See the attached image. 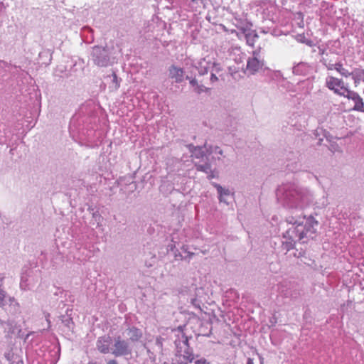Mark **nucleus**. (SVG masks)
<instances>
[{"mask_svg":"<svg viewBox=\"0 0 364 364\" xmlns=\"http://www.w3.org/2000/svg\"><path fill=\"white\" fill-rule=\"evenodd\" d=\"M192 154L197 159L203 158L205 155L203 146H200V150H196Z\"/></svg>","mask_w":364,"mask_h":364,"instance_id":"obj_29","label":"nucleus"},{"mask_svg":"<svg viewBox=\"0 0 364 364\" xmlns=\"http://www.w3.org/2000/svg\"><path fill=\"white\" fill-rule=\"evenodd\" d=\"M207 151H208L210 153H212L213 151H214L221 156L223 154V150L221 149H220V147H218V146H215L214 150L207 149Z\"/></svg>","mask_w":364,"mask_h":364,"instance_id":"obj_39","label":"nucleus"},{"mask_svg":"<svg viewBox=\"0 0 364 364\" xmlns=\"http://www.w3.org/2000/svg\"><path fill=\"white\" fill-rule=\"evenodd\" d=\"M189 150V151L193 154V152H195L196 150H200V146H194L193 144H188L186 146Z\"/></svg>","mask_w":364,"mask_h":364,"instance_id":"obj_36","label":"nucleus"},{"mask_svg":"<svg viewBox=\"0 0 364 364\" xmlns=\"http://www.w3.org/2000/svg\"><path fill=\"white\" fill-rule=\"evenodd\" d=\"M178 331L181 334L178 335L177 338L174 341L176 348V353L177 355H183V359L193 362L195 358H198L199 355H194L193 349L189 346V338L183 332V326H178Z\"/></svg>","mask_w":364,"mask_h":364,"instance_id":"obj_3","label":"nucleus"},{"mask_svg":"<svg viewBox=\"0 0 364 364\" xmlns=\"http://www.w3.org/2000/svg\"><path fill=\"white\" fill-rule=\"evenodd\" d=\"M34 332H29L27 334H25L23 331H22L21 328H20L18 332L16 333V335L18 336V338H23L24 341H26L30 335L33 334Z\"/></svg>","mask_w":364,"mask_h":364,"instance_id":"obj_30","label":"nucleus"},{"mask_svg":"<svg viewBox=\"0 0 364 364\" xmlns=\"http://www.w3.org/2000/svg\"><path fill=\"white\" fill-rule=\"evenodd\" d=\"M39 59L42 64L49 65L52 59V53L50 50H44L39 53Z\"/></svg>","mask_w":364,"mask_h":364,"instance_id":"obj_22","label":"nucleus"},{"mask_svg":"<svg viewBox=\"0 0 364 364\" xmlns=\"http://www.w3.org/2000/svg\"><path fill=\"white\" fill-rule=\"evenodd\" d=\"M257 55L258 53L255 51L253 52V56L252 58H249L247 60V70L250 75H255L260 69H262V67L264 66L263 60H259L257 57Z\"/></svg>","mask_w":364,"mask_h":364,"instance_id":"obj_9","label":"nucleus"},{"mask_svg":"<svg viewBox=\"0 0 364 364\" xmlns=\"http://www.w3.org/2000/svg\"><path fill=\"white\" fill-rule=\"evenodd\" d=\"M127 333L129 340L133 343L139 341L143 336L141 330L134 326H129L127 328Z\"/></svg>","mask_w":364,"mask_h":364,"instance_id":"obj_15","label":"nucleus"},{"mask_svg":"<svg viewBox=\"0 0 364 364\" xmlns=\"http://www.w3.org/2000/svg\"><path fill=\"white\" fill-rule=\"evenodd\" d=\"M176 250V245L172 240L171 242L167 245V250L173 252Z\"/></svg>","mask_w":364,"mask_h":364,"instance_id":"obj_40","label":"nucleus"},{"mask_svg":"<svg viewBox=\"0 0 364 364\" xmlns=\"http://www.w3.org/2000/svg\"><path fill=\"white\" fill-rule=\"evenodd\" d=\"M92 218L96 221L97 223V227L100 226V224L101 223V220L102 219L101 215L99 213L98 211L92 212Z\"/></svg>","mask_w":364,"mask_h":364,"instance_id":"obj_31","label":"nucleus"},{"mask_svg":"<svg viewBox=\"0 0 364 364\" xmlns=\"http://www.w3.org/2000/svg\"><path fill=\"white\" fill-rule=\"evenodd\" d=\"M132 352V349L128 341L122 339L119 336L114 338V348L111 352L112 354L115 357H120L131 355Z\"/></svg>","mask_w":364,"mask_h":364,"instance_id":"obj_5","label":"nucleus"},{"mask_svg":"<svg viewBox=\"0 0 364 364\" xmlns=\"http://www.w3.org/2000/svg\"><path fill=\"white\" fill-rule=\"evenodd\" d=\"M181 251L183 253H187V255H189V254H193V252H191L188 250V247L187 245H183L181 247Z\"/></svg>","mask_w":364,"mask_h":364,"instance_id":"obj_42","label":"nucleus"},{"mask_svg":"<svg viewBox=\"0 0 364 364\" xmlns=\"http://www.w3.org/2000/svg\"><path fill=\"white\" fill-rule=\"evenodd\" d=\"M206 19L211 23L217 25L218 23V19L214 13L212 11H209L206 16Z\"/></svg>","mask_w":364,"mask_h":364,"instance_id":"obj_28","label":"nucleus"},{"mask_svg":"<svg viewBox=\"0 0 364 364\" xmlns=\"http://www.w3.org/2000/svg\"><path fill=\"white\" fill-rule=\"evenodd\" d=\"M32 270L30 269H25L21 276L20 287L23 290L29 289L30 283L28 282V277L31 276Z\"/></svg>","mask_w":364,"mask_h":364,"instance_id":"obj_19","label":"nucleus"},{"mask_svg":"<svg viewBox=\"0 0 364 364\" xmlns=\"http://www.w3.org/2000/svg\"><path fill=\"white\" fill-rule=\"evenodd\" d=\"M6 321H2L1 319H0V323H1V326L6 325Z\"/></svg>","mask_w":364,"mask_h":364,"instance_id":"obj_53","label":"nucleus"},{"mask_svg":"<svg viewBox=\"0 0 364 364\" xmlns=\"http://www.w3.org/2000/svg\"><path fill=\"white\" fill-rule=\"evenodd\" d=\"M212 63L214 64V65L211 68L210 72H213L215 73H218L219 72H220L222 70V68H221L220 64L216 63L215 62H213V61H212Z\"/></svg>","mask_w":364,"mask_h":364,"instance_id":"obj_34","label":"nucleus"},{"mask_svg":"<svg viewBox=\"0 0 364 364\" xmlns=\"http://www.w3.org/2000/svg\"><path fill=\"white\" fill-rule=\"evenodd\" d=\"M6 9V6H4V3L0 2V13L4 11Z\"/></svg>","mask_w":364,"mask_h":364,"instance_id":"obj_48","label":"nucleus"},{"mask_svg":"<svg viewBox=\"0 0 364 364\" xmlns=\"http://www.w3.org/2000/svg\"><path fill=\"white\" fill-rule=\"evenodd\" d=\"M290 154L292 155V156H296V153L294 152H290Z\"/></svg>","mask_w":364,"mask_h":364,"instance_id":"obj_54","label":"nucleus"},{"mask_svg":"<svg viewBox=\"0 0 364 364\" xmlns=\"http://www.w3.org/2000/svg\"><path fill=\"white\" fill-rule=\"evenodd\" d=\"M112 87L116 90H117L119 86H120V81H121V79H119L116 73L115 72H112Z\"/></svg>","mask_w":364,"mask_h":364,"instance_id":"obj_27","label":"nucleus"},{"mask_svg":"<svg viewBox=\"0 0 364 364\" xmlns=\"http://www.w3.org/2000/svg\"><path fill=\"white\" fill-rule=\"evenodd\" d=\"M326 87L339 95H346L347 87H345L342 80L336 77L328 76L326 80Z\"/></svg>","mask_w":364,"mask_h":364,"instance_id":"obj_6","label":"nucleus"},{"mask_svg":"<svg viewBox=\"0 0 364 364\" xmlns=\"http://www.w3.org/2000/svg\"><path fill=\"white\" fill-rule=\"evenodd\" d=\"M164 341V338L161 336H158L156 339L155 344L156 346L160 349L162 350L163 348V341Z\"/></svg>","mask_w":364,"mask_h":364,"instance_id":"obj_35","label":"nucleus"},{"mask_svg":"<svg viewBox=\"0 0 364 364\" xmlns=\"http://www.w3.org/2000/svg\"><path fill=\"white\" fill-rule=\"evenodd\" d=\"M7 332L10 335H16L18 331L21 328L20 326L13 320H8L6 322Z\"/></svg>","mask_w":364,"mask_h":364,"instance_id":"obj_21","label":"nucleus"},{"mask_svg":"<svg viewBox=\"0 0 364 364\" xmlns=\"http://www.w3.org/2000/svg\"><path fill=\"white\" fill-rule=\"evenodd\" d=\"M286 221L292 225L283 233V237L287 240L282 242L281 247L286 253L294 248L296 240L306 243L309 239H313L318 225V222L312 215H291L287 217Z\"/></svg>","mask_w":364,"mask_h":364,"instance_id":"obj_1","label":"nucleus"},{"mask_svg":"<svg viewBox=\"0 0 364 364\" xmlns=\"http://www.w3.org/2000/svg\"><path fill=\"white\" fill-rule=\"evenodd\" d=\"M6 292L0 288V306L2 307L6 304L5 302Z\"/></svg>","mask_w":364,"mask_h":364,"instance_id":"obj_33","label":"nucleus"},{"mask_svg":"<svg viewBox=\"0 0 364 364\" xmlns=\"http://www.w3.org/2000/svg\"><path fill=\"white\" fill-rule=\"evenodd\" d=\"M195 167L198 171L209 173L212 166L209 161H205L203 164H195Z\"/></svg>","mask_w":364,"mask_h":364,"instance_id":"obj_24","label":"nucleus"},{"mask_svg":"<svg viewBox=\"0 0 364 364\" xmlns=\"http://www.w3.org/2000/svg\"><path fill=\"white\" fill-rule=\"evenodd\" d=\"M210 80L211 83H214L218 80V78L216 76V73L210 72Z\"/></svg>","mask_w":364,"mask_h":364,"instance_id":"obj_43","label":"nucleus"},{"mask_svg":"<svg viewBox=\"0 0 364 364\" xmlns=\"http://www.w3.org/2000/svg\"><path fill=\"white\" fill-rule=\"evenodd\" d=\"M329 7H333V5L331 4L330 3L325 1H323L321 2V9H323V10L328 9Z\"/></svg>","mask_w":364,"mask_h":364,"instance_id":"obj_38","label":"nucleus"},{"mask_svg":"<svg viewBox=\"0 0 364 364\" xmlns=\"http://www.w3.org/2000/svg\"><path fill=\"white\" fill-rule=\"evenodd\" d=\"M175 357V359L172 360L171 363H168L165 362L164 364H188V363H190L189 360H188L187 359H183V355H177L176 353Z\"/></svg>","mask_w":364,"mask_h":364,"instance_id":"obj_26","label":"nucleus"},{"mask_svg":"<svg viewBox=\"0 0 364 364\" xmlns=\"http://www.w3.org/2000/svg\"><path fill=\"white\" fill-rule=\"evenodd\" d=\"M186 79L189 80V84L191 87L193 89V92L198 95H200L202 92H208L210 91V88L206 87L202 83L203 80H198L196 76H189L186 75Z\"/></svg>","mask_w":364,"mask_h":364,"instance_id":"obj_12","label":"nucleus"},{"mask_svg":"<svg viewBox=\"0 0 364 364\" xmlns=\"http://www.w3.org/2000/svg\"><path fill=\"white\" fill-rule=\"evenodd\" d=\"M213 186L216 188L218 191L219 195L218 199L220 202L228 204V202L226 200L225 198L230 196V191L228 189L223 188L220 184L217 183H213Z\"/></svg>","mask_w":364,"mask_h":364,"instance_id":"obj_17","label":"nucleus"},{"mask_svg":"<svg viewBox=\"0 0 364 364\" xmlns=\"http://www.w3.org/2000/svg\"><path fill=\"white\" fill-rule=\"evenodd\" d=\"M191 304L196 308L201 311L200 301L196 297L191 299Z\"/></svg>","mask_w":364,"mask_h":364,"instance_id":"obj_32","label":"nucleus"},{"mask_svg":"<svg viewBox=\"0 0 364 364\" xmlns=\"http://www.w3.org/2000/svg\"><path fill=\"white\" fill-rule=\"evenodd\" d=\"M344 97H347L348 99H352L355 102L354 109L360 110L364 112V103L363 102V99L353 91H350L347 88V91L346 92V95Z\"/></svg>","mask_w":364,"mask_h":364,"instance_id":"obj_14","label":"nucleus"},{"mask_svg":"<svg viewBox=\"0 0 364 364\" xmlns=\"http://www.w3.org/2000/svg\"><path fill=\"white\" fill-rule=\"evenodd\" d=\"M173 191H176L173 184L170 181H164L159 186V191L164 196H168Z\"/></svg>","mask_w":364,"mask_h":364,"instance_id":"obj_20","label":"nucleus"},{"mask_svg":"<svg viewBox=\"0 0 364 364\" xmlns=\"http://www.w3.org/2000/svg\"><path fill=\"white\" fill-rule=\"evenodd\" d=\"M107 364H118V362L113 359V360H110L107 362Z\"/></svg>","mask_w":364,"mask_h":364,"instance_id":"obj_49","label":"nucleus"},{"mask_svg":"<svg viewBox=\"0 0 364 364\" xmlns=\"http://www.w3.org/2000/svg\"><path fill=\"white\" fill-rule=\"evenodd\" d=\"M214 65L210 58H203L200 59L193 67L198 70V75L203 76L208 73L210 71L211 68Z\"/></svg>","mask_w":364,"mask_h":364,"instance_id":"obj_11","label":"nucleus"},{"mask_svg":"<svg viewBox=\"0 0 364 364\" xmlns=\"http://www.w3.org/2000/svg\"><path fill=\"white\" fill-rule=\"evenodd\" d=\"M257 37H258V36L256 33V32L255 31H252V35L249 38V42H247V43H250V41H254V38H257Z\"/></svg>","mask_w":364,"mask_h":364,"instance_id":"obj_45","label":"nucleus"},{"mask_svg":"<svg viewBox=\"0 0 364 364\" xmlns=\"http://www.w3.org/2000/svg\"><path fill=\"white\" fill-rule=\"evenodd\" d=\"M72 310L68 309L66 311V314L60 316V320L62 323L68 328V330L73 331L75 323L73 322V318L71 317V314H69Z\"/></svg>","mask_w":364,"mask_h":364,"instance_id":"obj_18","label":"nucleus"},{"mask_svg":"<svg viewBox=\"0 0 364 364\" xmlns=\"http://www.w3.org/2000/svg\"><path fill=\"white\" fill-rule=\"evenodd\" d=\"M320 51H321V53L323 54L324 53V50H321L320 49Z\"/></svg>","mask_w":364,"mask_h":364,"instance_id":"obj_55","label":"nucleus"},{"mask_svg":"<svg viewBox=\"0 0 364 364\" xmlns=\"http://www.w3.org/2000/svg\"><path fill=\"white\" fill-rule=\"evenodd\" d=\"M207 174H208L207 178L208 179H211V178H213L215 177L214 172L212 171V169H210V172H209V173H207Z\"/></svg>","mask_w":364,"mask_h":364,"instance_id":"obj_47","label":"nucleus"},{"mask_svg":"<svg viewBox=\"0 0 364 364\" xmlns=\"http://www.w3.org/2000/svg\"><path fill=\"white\" fill-rule=\"evenodd\" d=\"M91 59L99 67H107L110 63V51L108 47L95 46L92 47Z\"/></svg>","mask_w":364,"mask_h":364,"instance_id":"obj_4","label":"nucleus"},{"mask_svg":"<svg viewBox=\"0 0 364 364\" xmlns=\"http://www.w3.org/2000/svg\"><path fill=\"white\" fill-rule=\"evenodd\" d=\"M173 254L175 260H176V261H178V260H187L188 262H189L190 259L193 256V254H189V255H183L182 254L181 251L178 250V249H176L173 252Z\"/></svg>","mask_w":364,"mask_h":364,"instance_id":"obj_23","label":"nucleus"},{"mask_svg":"<svg viewBox=\"0 0 364 364\" xmlns=\"http://www.w3.org/2000/svg\"><path fill=\"white\" fill-rule=\"evenodd\" d=\"M336 65H337L336 70H337L342 76L347 77L352 75V78L354 80L355 84L361 80H364V70H361L358 73L350 72L344 68L341 63H336Z\"/></svg>","mask_w":364,"mask_h":364,"instance_id":"obj_10","label":"nucleus"},{"mask_svg":"<svg viewBox=\"0 0 364 364\" xmlns=\"http://www.w3.org/2000/svg\"><path fill=\"white\" fill-rule=\"evenodd\" d=\"M50 355L53 358V364H56V363L60 359V347L58 344L57 346H55L53 350L50 351Z\"/></svg>","mask_w":364,"mask_h":364,"instance_id":"obj_25","label":"nucleus"},{"mask_svg":"<svg viewBox=\"0 0 364 364\" xmlns=\"http://www.w3.org/2000/svg\"><path fill=\"white\" fill-rule=\"evenodd\" d=\"M195 364H209L208 360L204 358H200L194 361Z\"/></svg>","mask_w":364,"mask_h":364,"instance_id":"obj_41","label":"nucleus"},{"mask_svg":"<svg viewBox=\"0 0 364 364\" xmlns=\"http://www.w3.org/2000/svg\"><path fill=\"white\" fill-rule=\"evenodd\" d=\"M305 254H306V252L303 250H301L299 251L298 250H296V252H294V256L295 257L300 258V257H304Z\"/></svg>","mask_w":364,"mask_h":364,"instance_id":"obj_37","label":"nucleus"},{"mask_svg":"<svg viewBox=\"0 0 364 364\" xmlns=\"http://www.w3.org/2000/svg\"><path fill=\"white\" fill-rule=\"evenodd\" d=\"M112 341V338L109 336L100 337L97 341V350L104 354L109 353V345Z\"/></svg>","mask_w":364,"mask_h":364,"instance_id":"obj_13","label":"nucleus"},{"mask_svg":"<svg viewBox=\"0 0 364 364\" xmlns=\"http://www.w3.org/2000/svg\"><path fill=\"white\" fill-rule=\"evenodd\" d=\"M211 333H211V330H210V331H209V333H208L203 334V336H207V337H209V336H210V334H211Z\"/></svg>","mask_w":364,"mask_h":364,"instance_id":"obj_52","label":"nucleus"},{"mask_svg":"<svg viewBox=\"0 0 364 364\" xmlns=\"http://www.w3.org/2000/svg\"><path fill=\"white\" fill-rule=\"evenodd\" d=\"M336 63H334V64H331V63H329L328 65H326L327 69L328 70H336V68L337 67V65H336Z\"/></svg>","mask_w":364,"mask_h":364,"instance_id":"obj_46","label":"nucleus"},{"mask_svg":"<svg viewBox=\"0 0 364 364\" xmlns=\"http://www.w3.org/2000/svg\"><path fill=\"white\" fill-rule=\"evenodd\" d=\"M233 24L245 35L247 42H249V38L252 35V23L245 18L235 17L233 20Z\"/></svg>","mask_w":364,"mask_h":364,"instance_id":"obj_8","label":"nucleus"},{"mask_svg":"<svg viewBox=\"0 0 364 364\" xmlns=\"http://www.w3.org/2000/svg\"><path fill=\"white\" fill-rule=\"evenodd\" d=\"M310 65L305 62H300L295 65L292 68L294 75L306 76L309 73Z\"/></svg>","mask_w":364,"mask_h":364,"instance_id":"obj_16","label":"nucleus"},{"mask_svg":"<svg viewBox=\"0 0 364 364\" xmlns=\"http://www.w3.org/2000/svg\"><path fill=\"white\" fill-rule=\"evenodd\" d=\"M168 77L172 80V82L181 84L186 79L185 70L174 64L170 65L168 68Z\"/></svg>","mask_w":364,"mask_h":364,"instance_id":"obj_7","label":"nucleus"},{"mask_svg":"<svg viewBox=\"0 0 364 364\" xmlns=\"http://www.w3.org/2000/svg\"><path fill=\"white\" fill-rule=\"evenodd\" d=\"M276 196L278 202L288 209H302L313 201V195L309 190L294 183L279 186Z\"/></svg>","mask_w":364,"mask_h":364,"instance_id":"obj_2","label":"nucleus"},{"mask_svg":"<svg viewBox=\"0 0 364 364\" xmlns=\"http://www.w3.org/2000/svg\"><path fill=\"white\" fill-rule=\"evenodd\" d=\"M301 41L304 43H306V45H308L309 46H312L314 44L313 41L311 40L306 39L304 36L303 37V39L301 40Z\"/></svg>","mask_w":364,"mask_h":364,"instance_id":"obj_44","label":"nucleus"},{"mask_svg":"<svg viewBox=\"0 0 364 364\" xmlns=\"http://www.w3.org/2000/svg\"><path fill=\"white\" fill-rule=\"evenodd\" d=\"M247 364H254L253 359H252V358H249L247 359Z\"/></svg>","mask_w":364,"mask_h":364,"instance_id":"obj_50","label":"nucleus"},{"mask_svg":"<svg viewBox=\"0 0 364 364\" xmlns=\"http://www.w3.org/2000/svg\"><path fill=\"white\" fill-rule=\"evenodd\" d=\"M88 211H89L91 214H92V212H96V211L95 210L94 208H92V207H89V208H88Z\"/></svg>","mask_w":364,"mask_h":364,"instance_id":"obj_51","label":"nucleus"}]
</instances>
